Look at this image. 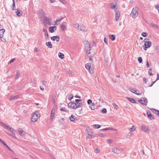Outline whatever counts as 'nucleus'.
<instances>
[{"mask_svg": "<svg viewBox=\"0 0 159 159\" xmlns=\"http://www.w3.org/2000/svg\"><path fill=\"white\" fill-rule=\"evenodd\" d=\"M40 117V113L38 111H36L33 114L31 118V121L33 122H35Z\"/></svg>", "mask_w": 159, "mask_h": 159, "instance_id": "nucleus-1", "label": "nucleus"}, {"mask_svg": "<svg viewBox=\"0 0 159 159\" xmlns=\"http://www.w3.org/2000/svg\"><path fill=\"white\" fill-rule=\"evenodd\" d=\"M84 44L87 53L88 54H90V52L91 49V47L90 45L89 42L88 41H84Z\"/></svg>", "mask_w": 159, "mask_h": 159, "instance_id": "nucleus-2", "label": "nucleus"}, {"mask_svg": "<svg viewBox=\"0 0 159 159\" xmlns=\"http://www.w3.org/2000/svg\"><path fill=\"white\" fill-rule=\"evenodd\" d=\"M138 15V10L136 8H133L130 14V16L132 17L133 18L135 19L137 17Z\"/></svg>", "mask_w": 159, "mask_h": 159, "instance_id": "nucleus-3", "label": "nucleus"}, {"mask_svg": "<svg viewBox=\"0 0 159 159\" xmlns=\"http://www.w3.org/2000/svg\"><path fill=\"white\" fill-rule=\"evenodd\" d=\"M147 39H144V41L145 42L144 49L146 50V49L150 47L151 46L152 43L150 41H148Z\"/></svg>", "mask_w": 159, "mask_h": 159, "instance_id": "nucleus-4", "label": "nucleus"}, {"mask_svg": "<svg viewBox=\"0 0 159 159\" xmlns=\"http://www.w3.org/2000/svg\"><path fill=\"white\" fill-rule=\"evenodd\" d=\"M85 67L87 70H89V72L91 74H92L93 73L94 68L92 67H91V65L90 63H87L86 64Z\"/></svg>", "mask_w": 159, "mask_h": 159, "instance_id": "nucleus-5", "label": "nucleus"}, {"mask_svg": "<svg viewBox=\"0 0 159 159\" xmlns=\"http://www.w3.org/2000/svg\"><path fill=\"white\" fill-rule=\"evenodd\" d=\"M138 101L143 105L146 106L148 103V100L146 98H142L140 100H139Z\"/></svg>", "mask_w": 159, "mask_h": 159, "instance_id": "nucleus-6", "label": "nucleus"}, {"mask_svg": "<svg viewBox=\"0 0 159 159\" xmlns=\"http://www.w3.org/2000/svg\"><path fill=\"white\" fill-rule=\"evenodd\" d=\"M87 133L86 134H87V136L89 138H92L93 137H95V136H94L92 134H93V132L92 130L91 129H88L87 130Z\"/></svg>", "mask_w": 159, "mask_h": 159, "instance_id": "nucleus-7", "label": "nucleus"}, {"mask_svg": "<svg viewBox=\"0 0 159 159\" xmlns=\"http://www.w3.org/2000/svg\"><path fill=\"white\" fill-rule=\"evenodd\" d=\"M68 106L72 109H76L77 108V107L76 105V103L73 102H70L68 104Z\"/></svg>", "mask_w": 159, "mask_h": 159, "instance_id": "nucleus-8", "label": "nucleus"}, {"mask_svg": "<svg viewBox=\"0 0 159 159\" xmlns=\"http://www.w3.org/2000/svg\"><path fill=\"white\" fill-rule=\"evenodd\" d=\"M129 89L132 92L137 95H140L141 94V93H140L139 92V91L138 90H137V89H133L131 88H129Z\"/></svg>", "mask_w": 159, "mask_h": 159, "instance_id": "nucleus-9", "label": "nucleus"}, {"mask_svg": "<svg viewBox=\"0 0 159 159\" xmlns=\"http://www.w3.org/2000/svg\"><path fill=\"white\" fill-rule=\"evenodd\" d=\"M149 127L148 126H146L145 125H143L141 127V129L146 132V133H148V130H149Z\"/></svg>", "mask_w": 159, "mask_h": 159, "instance_id": "nucleus-10", "label": "nucleus"}, {"mask_svg": "<svg viewBox=\"0 0 159 159\" xmlns=\"http://www.w3.org/2000/svg\"><path fill=\"white\" fill-rule=\"evenodd\" d=\"M79 30L84 31V32H86L87 31V29L83 25L80 24Z\"/></svg>", "mask_w": 159, "mask_h": 159, "instance_id": "nucleus-11", "label": "nucleus"}, {"mask_svg": "<svg viewBox=\"0 0 159 159\" xmlns=\"http://www.w3.org/2000/svg\"><path fill=\"white\" fill-rule=\"evenodd\" d=\"M115 13L116 20L117 21L120 16V13L119 10H117L114 11Z\"/></svg>", "mask_w": 159, "mask_h": 159, "instance_id": "nucleus-12", "label": "nucleus"}, {"mask_svg": "<svg viewBox=\"0 0 159 159\" xmlns=\"http://www.w3.org/2000/svg\"><path fill=\"white\" fill-rule=\"evenodd\" d=\"M51 20V19H50L45 17L43 21L45 23L48 24L49 25H51V23L50 22Z\"/></svg>", "mask_w": 159, "mask_h": 159, "instance_id": "nucleus-13", "label": "nucleus"}, {"mask_svg": "<svg viewBox=\"0 0 159 159\" xmlns=\"http://www.w3.org/2000/svg\"><path fill=\"white\" fill-rule=\"evenodd\" d=\"M110 8L111 9H113L114 11L117 10V6L116 3L115 4L111 3L110 4Z\"/></svg>", "mask_w": 159, "mask_h": 159, "instance_id": "nucleus-14", "label": "nucleus"}, {"mask_svg": "<svg viewBox=\"0 0 159 159\" xmlns=\"http://www.w3.org/2000/svg\"><path fill=\"white\" fill-rule=\"evenodd\" d=\"M66 22H64L61 25L60 28L62 29V31H64L66 29Z\"/></svg>", "mask_w": 159, "mask_h": 159, "instance_id": "nucleus-15", "label": "nucleus"}, {"mask_svg": "<svg viewBox=\"0 0 159 159\" xmlns=\"http://www.w3.org/2000/svg\"><path fill=\"white\" fill-rule=\"evenodd\" d=\"M43 31L44 33H45L44 34L45 39H48V34L47 30L45 28H43Z\"/></svg>", "mask_w": 159, "mask_h": 159, "instance_id": "nucleus-16", "label": "nucleus"}, {"mask_svg": "<svg viewBox=\"0 0 159 159\" xmlns=\"http://www.w3.org/2000/svg\"><path fill=\"white\" fill-rule=\"evenodd\" d=\"M51 39L52 41H55L56 40L57 42L59 41L60 40L58 36L52 37L51 38Z\"/></svg>", "mask_w": 159, "mask_h": 159, "instance_id": "nucleus-17", "label": "nucleus"}, {"mask_svg": "<svg viewBox=\"0 0 159 159\" xmlns=\"http://www.w3.org/2000/svg\"><path fill=\"white\" fill-rule=\"evenodd\" d=\"M56 26H53L50 27L49 28L50 32L52 33L54 32L55 30L56 29Z\"/></svg>", "mask_w": 159, "mask_h": 159, "instance_id": "nucleus-18", "label": "nucleus"}, {"mask_svg": "<svg viewBox=\"0 0 159 159\" xmlns=\"http://www.w3.org/2000/svg\"><path fill=\"white\" fill-rule=\"evenodd\" d=\"M152 111L159 117V111H157L155 109L152 108L151 109Z\"/></svg>", "mask_w": 159, "mask_h": 159, "instance_id": "nucleus-19", "label": "nucleus"}, {"mask_svg": "<svg viewBox=\"0 0 159 159\" xmlns=\"http://www.w3.org/2000/svg\"><path fill=\"white\" fill-rule=\"evenodd\" d=\"M17 11H16V15L19 16H22V13H21V11L19 10V9H16Z\"/></svg>", "mask_w": 159, "mask_h": 159, "instance_id": "nucleus-20", "label": "nucleus"}, {"mask_svg": "<svg viewBox=\"0 0 159 159\" xmlns=\"http://www.w3.org/2000/svg\"><path fill=\"white\" fill-rule=\"evenodd\" d=\"M112 151L115 153H120V150L119 149L116 148H112Z\"/></svg>", "mask_w": 159, "mask_h": 159, "instance_id": "nucleus-21", "label": "nucleus"}, {"mask_svg": "<svg viewBox=\"0 0 159 159\" xmlns=\"http://www.w3.org/2000/svg\"><path fill=\"white\" fill-rule=\"evenodd\" d=\"M19 97V96L17 95L11 96L9 98V100L11 101L12 100L16 99Z\"/></svg>", "mask_w": 159, "mask_h": 159, "instance_id": "nucleus-22", "label": "nucleus"}, {"mask_svg": "<svg viewBox=\"0 0 159 159\" xmlns=\"http://www.w3.org/2000/svg\"><path fill=\"white\" fill-rule=\"evenodd\" d=\"M76 103V105L77 107V108L78 107H82L84 105V102H78L75 103Z\"/></svg>", "mask_w": 159, "mask_h": 159, "instance_id": "nucleus-23", "label": "nucleus"}, {"mask_svg": "<svg viewBox=\"0 0 159 159\" xmlns=\"http://www.w3.org/2000/svg\"><path fill=\"white\" fill-rule=\"evenodd\" d=\"M55 116L54 112L52 110L51 112V114L50 116V119L51 120H52L54 118Z\"/></svg>", "mask_w": 159, "mask_h": 159, "instance_id": "nucleus-24", "label": "nucleus"}, {"mask_svg": "<svg viewBox=\"0 0 159 159\" xmlns=\"http://www.w3.org/2000/svg\"><path fill=\"white\" fill-rule=\"evenodd\" d=\"M19 134L21 136H24L25 133V132L23 130H18Z\"/></svg>", "mask_w": 159, "mask_h": 159, "instance_id": "nucleus-25", "label": "nucleus"}, {"mask_svg": "<svg viewBox=\"0 0 159 159\" xmlns=\"http://www.w3.org/2000/svg\"><path fill=\"white\" fill-rule=\"evenodd\" d=\"M109 38L112 41L115 40L116 39V36L114 34L109 35Z\"/></svg>", "mask_w": 159, "mask_h": 159, "instance_id": "nucleus-26", "label": "nucleus"}, {"mask_svg": "<svg viewBox=\"0 0 159 159\" xmlns=\"http://www.w3.org/2000/svg\"><path fill=\"white\" fill-rule=\"evenodd\" d=\"M70 119L71 121L74 122L75 120V117L73 115H71L70 117Z\"/></svg>", "mask_w": 159, "mask_h": 159, "instance_id": "nucleus-27", "label": "nucleus"}, {"mask_svg": "<svg viewBox=\"0 0 159 159\" xmlns=\"http://www.w3.org/2000/svg\"><path fill=\"white\" fill-rule=\"evenodd\" d=\"M46 44V45L48 46V48H52V45L51 42H47Z\"/></svg>", "mask_w": 159, "mask_h": 159, "instance_id": "nucleus-28", "label": "nucleus"}, {"mask_svg": "<svg viewBox=\"0 0 159 159\" xmlns=\"http://www.w3.org/2000/svg\"><path fill=\"white\" fill-rule=\"evenodd\" d=\"M106 135L104 134H103L102 133H99L96 134V135L95 136V137H98L99 136L101 137H104Z\"/></svg>", "mask_w": 159, "mask_h": 159, "instance_id": "nucleus-29", "label": "nucleus"}, {"mask_svg": "<svg viewBox=\"0 0 159 159\" xmlns=\"http://www.w3.org/2000/svg\"><path fill=\"white\" fill-rule=\"evenodd\" d=\"M151 25L152 27L156 29H158L159 28V26H158L153 23H151Z\"/></svg>", "mask_w": 159, "mask_h": 159, "instance_id": "nucleus-30", "label": "nucleus"}, {"mask_svg": "<svg viewBox=\"0 0 159 159\" xmlns=\"http://www.w3.org/2000/svg\"><path fill=\"white\" fill-rule=\"evenodd\" d=\"M58 56L61 59L64 58V55L61 52L58 53Z\"/></svg>", "mask_w": 159, "mask_h": 159, "instance_id": "nucleus-31", "label": "nucleus"}, {"mask_svg": "<svg viewBox=\"0 0 159 159\" xmlns=\"http://www.w3.org/2000/svg\"><path fill=\"white\" fill-rule=\"evenodd\" d=\"M129 130L131 132H133L135 130V128L134 125H133L131 128L129 129Z\"/></svg>", "mask_w": 159, "mask_h": 159, "instance_id": "nucleus-32", "label": "nucleus"}, {"mask_svg": "<svg viewBox=\"0 0 159 159\" xmlns=\"http://www.w3.org/2000/svg\"><path fill=\"white\" fill-rule=\"evenodd\" d=\"M80 25L78 24H75L73 25V27L76 29H77L79 30V26Z\"/></svg>", "mask_w": 159, "mask_h": 159, "instance_id": "nucleus-33", "label": "nucleus"}, {"mask_svg": "<svg viewBox=\"0 0 159 159\" xmlns=\"http://www.w3.org/2000/svg\"><path fill=\"white\" fill-rule=\"evenodd\" d=\"M5 32V30L2 29L0 30V36H3V34Z\"/></svg>", "mask_w": 159, "mask_h": 159, "instance_id": "nucleus-34", "label": "nucleus"}, {"mask_svg": "<svg viewBox=\"0 0 159 159\" xmlns=\"http://www.w3.org/2000/svg\"><path fill=\"white\" fill-rule=\"evenodd\" d=\"M127 98L132 103H136V101L133 98H130L128 97H127Z\"/></svg>", "mask_w": 159, "mask_h": 159, "instance_id": "nucleus-35", "label": "nucleus"}, {"mask_svg": "<svg viewBox=\"0 0 159 159\" xmlns=\"http://www.w3.org/2000/svg\"><path fill=\"white\" fill-rule=\"evenodd\" d=\"M88 57H89V60L90 61H91L92 62L93 61V59L92 58V57H93V55H92L91 54H88Z\"/></svg>", "mask_w": 159, "mask_h": 159, "instance_id": "nucleus-36", "label": "nucleus"}, {"mask_svg": "<svg viewBox=\"0 0 159 159\" xmlns=\"http://www.w3.org/2000/svg\"><path fill=\"white\" fill-rule=\"evenodd\" d=\"M101 126L99 125L95 124L93 125V127L94 128H99L101 127Z\"/></svg>", "mask_w": 159, "mask_h": 159, "instance_id": "nucleus-37", "label": "nucleus"}, {"mask_svg": "<svg viewBox=\"0 0 159 159\" xmlns=\"http://www.w3.org/2000/svg\"><path fill=\"white\" fill-rule=\"evenodd\" d=\"M20 75V72H18V71H17V72L16 73V76L15 77V79H18L19 78V76Z\"/></svg>", "mask_w": 159, "mask_h": 159, "instance_id": "nucleus-38", "label": "nucleus"}, {"mask_svg": "<svg viewBox=\"0 0 159 159\" xmlns=\"http://www.w3.org/2000/svg\"><path fill=\"white\" fill-rule=\"evenodd\" d=\"M95 105L94 103H92V105H91V106L90 107L92 110H94L95 109Z\"/></svg>", "mask_w": 159, "mask_h": 159, "instance_id": "nucleus-39", "label": "nucleus"}, {"mask_svg": "<svg viewBox=\"0 0 159 159\" xmlns=\"http://www.w3.org/2000/svg\"><path fill=\"white\" fill-rule=\"evenodd\" d=\"M101 112L103 113V114H106L107 112V111L106 110V109L105 108H103L101 111Z\"/></svg>", "mask_w": 159, "mask_h": 159, "instance_id": "nucleus-40", "label": "nucleus"}, {"mask_svg": "<svg viewBox=\"0 0 159 159\" xmlns=\"http://www.w3.org/2000/svg\"><path fill=\"white\" fill-rule=\"evenodd\" d=\"M152 72V69L151 68H150L148 70V74L150 76H152L153 75V74Z\"/></svg>", "mask_w": 159, "mask_h": 159, "instance_id": "nucleus-41", "label": "nucleus"}, {"mask_svg": "<svg viewBox=\"0 0 159 159\" xmlns=\"http://www.w3.org/2000/svg\"><path fill=\"white\" fill-rule=\"evenodd\" d=\"M2 125L4 127H5V128H6V129H8V130H9L10 128H11L10 126H7V125H6L5 124H4V123H3L2 124Z\"/></svg>", "mask_w": 159, "mask_h": 159, "instance_id": "nucleus-42", "label": "nucleus"}, {"mask_svg": "<svg viewBox=\"0 0 159 159\" xmlns=\"http://www.w3.org/2000/svg\"><path fill=\"white\" fill-rule=\"evenodd\" d=\"M148 117V118L151 120H152V119H154V118L152 114L149 115Z\"/></svg>", "mask_w": 159, "mask_h": 159, "instance_id": "nucleus-43", "label": "nucleus"}, {"mask_svg": "<svg viewBox=\"0 0 159 159\" xmlns=\"http://www.w3.org/2000/svg\"><path fill=\"white\" fill-rule=\"evenodd\" d=\"M0 36L1 37V40L3 42H5L6 41V39L3 38V36Z\"/></svg>", "mask_w": 159, "mask_h": 159, "instance_id": "nucleus-44", "label": "nucleus"}, {"mask_svg": "<svg viewBox=\"0 0 159 159\" xmlns=\"http://www.w3.org/2000/svg\"><path fill=\"white\" fill-rule=\"evenodd\" d=\"M5 146L7 148V149H8L9 151L12 152H14L9 147L7 144L5 145Z\"/></svg>", "mask_w": 159, "mask_h": 159, "instance_id": "nucleus-45", "label": "nucleus"}, {"mask_svg": "<svg viewBox=\"0 0 159 159\" xmlns=\"http://www.w3.org/2000/svg\"><path fill=\"white\" fill-rule=\"evenodd\" d=\"M113 107L116 109H117L119 108V107H118V106H117V105L115 104V103H113Z\"/></svg>", "mask_w": 159, "mask_h": 159, "instance_id": "nucleus-46", "label": "nucleus"}, {"mask_svg": "<svg viewBox=\"0 0 159 159\" xmlns=\"http://www.w3.org/2000/svg\"><path fill=\"white\" fill-rule=\"evenodd\" d=\"M73 98V95L72 94H71L69 95L68 99L69 100H71Z\"/></svg>", "mask_w": 159, "mask_h": 159, "instance_id": "nucleus-47", "label": "nucleus"}, {"mask_svg": "<svg viewBox=\"0 0 159 159\" xmlns=\"http://www.w3.org/2000/svg\"><path fill=\"white\" fill-rule=\"evenodd\" d=\"M113 130L112 129H111L110 128H104L102 129V131H106L107 130Z\"/></svg>", "mask_w": 159, "mask_h": 159, "instance_id": "nucleus-48", "label": "nucleus"}, {"mask_svg": "<svg viewBox=\"0 0 159 159\" xmlns=\"http://www.w3.org/2000/svg\"><path fill=\"white\" fill-rule=\"evenodd\" d=\"M138 60L139 62L140 63H141L142 62V57H139L138 58Z\"/></svg>", "mask_w": 159, "mask_h": 159, "instance_id": "nucleus-49", "label": "nucleus"}, {"mask_svg": "<svg viewBox=\"0 0 159 159\" xmlns=\"http://www.w3.org/2000/svg\"><path fill=\"white\" fill-rule=\"evenodd\" d=\"M15 3H13V4L12 5V9L13 10H15Z\"/></svg>", "mask_w": 159, "mask_h": 159, "instance_id": "nucleus-50", "label": "nucleus"}, {"mask_svg": "<svg viewBox=\"0 0 159 159\" xmlns=\"http://www.w3.org/2000/svg\"><path fill=\"white\" fill-rule=\"evenodd\" d=\"M107 143H111L112 142V141L111 139H107L106 140Z\"/></svg>", "mask_w": 159, "mask_h": 159, "instance_id": "nucleus-51", "label": "nucleus"}, {"mask_svg": "<svg viewBox=\"0 0 159 159\" xmlns=\"http://www.w3.org/2000/svg\"><path fill=\"white\" fill-rule=\"evenodd\" d=\"M141 34L143 37H146L147 36V34L145 32H143Z\"/></svg>", "mask_w": 159, "mask_h": 159, "instance_id": "nucleus-52", "label": "nucleus"}, {"mask_svg": "<svg viewBox=\"0 0 159 159\" xmlns=\"http://www.w3.org/2000/svg\"><path fill=\"white\" fill-rule=\"evenodd\" d=\"M63 18H58V19H57V20H56V22L61 21V20L63 19Z\"/></svg>", "mask_w": 159, "mask_h": 159, "instance_id": "nucleus-53", "label": "nucleus"}, {"mask_svg": "<svg viewBox=\"0 0 159 159\" xmlns=\"http://www.w3.org/2000/svg\"><path fill=\"white\" fill-rule=\"evenodd\" d=\"M104 41L105 42V43L107 44H108V42L107 40V38H104Z\"/></svg>", "mask_w": 159, "mask_h": 159, "instance_id": "nucleus-54", "label": "nucleus"}, {"mask_svg": "<svg viewBox=\"0 0 159 159\" xmlns=\"http://www.w3.org/2000/svg\"><path fill=\"white\" fill-rule=\"evenodd\" d=\"M87 103L88 104H90L92 103V101L90 99H88L87 101Z\"/></svg>", "mask_w": 159, "mask_h": 159, "instance_id": "nucleus-55", "label": "nucleus"}, {"mask_svg": "<svg viewBox=\"0 0 159 159\" xmlns=\"http://www.w3.org/2000/svg\"><path fill=\"white\" fill-rule=\"evenodd\" d=\"M148 79L146 78H143V80L145 82V83L146 84L147 82L148 81Z\"/></svg>", "mask_w": 159, "mask_h": 159, "instance_id": "nucleus-56", "label": "nucleus"}, {"mask_svg": "<svg viewBox=\"0 0 159 159\" xmlns=\"http://www.w3.org/2000/svg\"><path fill=\"white\" fill-rule=\"evenodd\" d=\"M0 142L2 143L4 146L6 145L5 143L0 139Z\"/></svg>", "mask_w": 159, "mask_h": 159, "instance_id": "nucleus-57", "label": "nucleus"}, {"mask_svg": "<svg viewBox=\"0 0 159 159\" xmlns=\"http://www.w3.org/2000/svg\"><path fill=\"white\" fill-rule=\"evenodd\" d=\"M61 111H64L65 112H66L67 110L65 109V108H61Z\"/></svg>", "mask_w": 159, "mask_h": 159, "instance_id": "nucleus-58", "label": "nucleus"}, {"mask_svg": "<svg viewBox=\"0 0 159 159\" xmlns=\"http://www.w3.org/2000/svg\"><path fill=\"white\" fill-rule=\"evenodd\" d=\"M42 84L44 85H46V82L45 81L43 80L42 81Z\"/></svg>", "mask_w": 159, "mask_h": 159, "instance_id": "nucleus-59", "label": "nucleus"}, {"mask_svg": "<svg viewBox=\"0 0 159 159\" xmlns=\"http://www.w3.org/2000/svg\"><path fill=\"white\" fill-rule=\"evenodd\" d=\"M81 101V99H76L75 100V101L76 102V103L79 102H80Z\"/></svg>", "mask_w": 159, "mask_h": 159, "instance_id": "nucleus-60", "label": "nucleus"}, {"mask_svg": "<svg viewBox=\"0 0 159 159\" xmlns=\"http://www.w3.org/2000/svg\"><path fill=\"white\" fill-rule=\"evenodd\" d=\"M100 152L99 149L97 148L96 150V153H98Z\"/></svg>", "mask_w": 159, "mask_h": 159, "instance_id": "nucleus-61", "label": "nucleus"}, {"mask_svg": "<svg viewBox=\"0 0 159 159\" xmlns=\"http://www.w3.org/2000/svg\"><path fill=\"white\" fill-rule=\"evenodd\" d=\"M156 8L157 10L159 12V5H157L156 6Z\"/></svg>", "mask_w": 159, "mask_h": 159, "instance_id": "nucleus-62", "label": "nucleus"}, {"mask_svg": "<svg viewBox=\"0 0 159 159\" xmlns=\"http://www.w3.org/2000/svg\"><path fill=\"white\" fill-rule=\"evenodd\" d=\"M15 60V58H13L10 61H9V63H11L12 62H14V61Z\"/></svg>", "mask_w": 159, "mask_h": 159, "instance_id": "nucleus-63", "label": "nucleus"}, {"mask_svg": "<svg viewBox=\"0 0 159 159\" xmlns=\"http://www.w3.org/2000/svg\"><path fill=\"white\" fill-rule=\"evenodd\" d=\"M11 132H13L14 129L12 128H10L9 129Z\"/></svg>", "mask_w": 159, "mask_h": 159, "instance_id": "nucleus-64", "label": "nucleus"}]
</instances>
